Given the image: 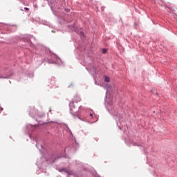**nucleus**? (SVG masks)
Masks as SVG:
<instances>
[{
  "label": "nucleus",
  "mask_w": 177,
  "mask_h": 177,
  "mask_svg": "<svg viewBox=\"0 0 177 177\" xmlns=\"http://www.w3.org/2000/svg\"><path fill=\"white\" fill-rule=\"evenodd\" d=\"M79 102H81V98L78 96H76L69 103L71 113V114H73L74 115H77V113L74 111V109H75V106H74V103H79Z\"/></svg>",
  "instance_id": "obj_1"
},
{
  "label": "nucleus",
  "mask_w": 177,
  "mask_h": 177,
  "mask_svg": "<svg viewBox=\"0 0 177 177\" xmlns=\"http://www.w3.org/2000/svg\"><path fill=\"white\" fill-rule=\"evenodd\" d=\"M104 81H105V82H110V77L106 76L104 77Z\"/></svg>",
  "instance_id": "obj_2"
},
{
  "label": "nucleus",
  "mask_w": 177,
  "mask_h": 177,
  "mask_svg": "<svg viewBox=\"0 0 177 177\" xmlns=\"http://www.w3.org/2000/svg\"><path fill=\"white\" fill-rule=\"evenodd\" d=\"M44 116H45L44 113L39 114V117H40V118H42V117H44Z\"/></svg>",
  "instance_id": "obj_3"
},
{
  "label": "nucleus",
  "mask_w": 177,
  "mask_h": 177,
  "mask_svg": "<svg viewBox=\"0 0 177 177\" xmlns=\"http://www.w3.org/2000/svg\"><path fill=\"white\" fill-rule=\"evenodd\" d=\"M107 53V49L103 48L102 49V53Z\"/></svg>",
  "instance_id": "obj_4"
},
{
  "label": "nucleus",
  "mask_w": 177,
  "mask_h": 177,
  "mask_svg": "<svg viewBox=\"0 0 177 177\" xmlns=\"http://www.w3.org/2000/svg\"><path fill=\"white\" fill-rule=\"evenodd\" d=\"M24 10H29L28 8H27V7H25V8H24Z\"/></svg>",
  "instance_id": "obj_5"
},
{
  "label": "nucleus",
  "mask_w": 177,
  "mask_h": 177,
  "mask_svg": "<svg viewBox=\"0 0 177 177\" xmlns=\"http://www.w3.org/2000/svg\"><path fill=\"white\" fill-rule=\"evenodd\" d=\"M80 34L82 35V37H84V32H81Z\"/></svg>",
  "instance_id": "obj_6"
},
{
  "label": "nucleus",
  "mask_w": 177,
  "mask_h": 177,
  "mask_svg": "<svg viewBox=\"0 0 177 177\" xmlns=\"http://www.w3.org/2000/svg\"><path fill=\"white\" fill-rule=\"evenodd\" d=\"M90 117H92V118H93V114L91 113Z\"/></svg>",
  "instance_id": "obj_7"
},
{
  "label": "nucleus",
  "mask_w": 177,
  "mask_h": 177,
  "mask_svg": "<svg viewBox=\"0 0 177 177\" xmlns=\"http://www.w3.org/2000/svg\"><path fill=\"white\" fill-rule=\"evenodd\" d=\"M0 78H2L1 77H0Z\"/></svg>",
  "instance_id": "obj_8"
}]
</instances>
